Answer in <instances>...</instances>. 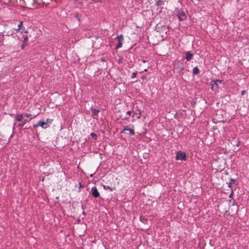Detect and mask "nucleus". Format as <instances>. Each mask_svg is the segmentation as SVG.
Instances as JSON below:
<instances>
[{
	"label": "nucleus",
	"instance_id": "nucleus-2",
	"mask_svg": "<svg viewBox=\"0 0 249 249\" xmlns=\"http://www.w3.org/2000/svg\"><path fill=\"white\" fill-rule=\"evenodd\" d=\"M222 84V81L219 80H215L212 81L210 83L211 89L213 91H217L219 88V84Z\"/></svg>",
	"mask_w": 249,
	"mask_h": 249
},
{
	"label": "nucleus",
	"instance_id": "nucleus-19",
	"mask_svg": "<svg viewBox=\"0 0 249 249\" xmlns=\"http://www.w3.org/2000/svg\"><path fill=\"white\" fill-rule=\"evenodd\" d=\"M246 93V91L243 90L241 91V94L242 95H244Z\"/></svg>",
	"mask_w": 249,
	"mask_h": 249
},
{
	"label": "nucleus",
	"instance_id": "nucleus-8",
	"mask_svg": "<svg viewBox=\"0 0 249 249\" xmlns=\"http://www.w3.org/2000/svg\"><path fill=\"white\" fill-rule=\"evenodd\" d=\"M23 25V22L20 21L18 25V28L17 29H14L17 32L19 31L20 29H22L23 31H24L25 30L24 27L22 28Z\"/></svg>",
	"mask_w": 249,
	"mask_h": 249
},
{
	"label": "nucleus",
	"instance_id": "nucleus-4",
	"mask_svg": "<svg viewBox=\"0 0 249 249\" xmlns=\"http://www.w3.org/2000/svg\"><path fill=\"white\" fill-rule=\"evenodd\" d=\"M91 193L95 197L99 196V193L96 187H93L91 189Z\"/></svg>",
	"mask_w": 249,
	"mask_h": 249
},
{
	"label": "nucleus",
	"instance_id": "nucleus-9",
	"mask_svg": "<svg viewBox=\"0 0 249 249\" xmlns=\"http://www.w3.org/2000/svg\"><path fill=\"white\" fill-rule=\"evenodd\" d=\"M193 55L189 52H187L186 54V59L187 61L191 60L193 58Z\"/></svg>",
	"mask_w": 249,
	"mask_h": 249
},
{
	"label": "nucleus",
	"instance_id": "nucleus-18",
	"mask_svg": "<svg viewBox=\"0 0 249 249\" xmlns=\"http://www.w3.org/2000/svg\"><path fill=\"white\" fill-rule=\"evenodd\" d=\"M122 45H123V43L122 42H119L118 43V46H117V48H121L122 47Z\"/></svg>",
	"mask_w": 249,
	"mask_h": 249
},
{
	"label": "nucleus",
	"instance_id": "nucleus-3",
	"mask_svg": "<svg viewBox=\"0 0 249 249\" xmlns=\"http://www.w3.org/2000/svg\"><path fill=\"white\" fill-rule=\"evenodd\" d=\"M176 159L177 160H185L186 159V154L184 152H182L181 151H178L177 153L176 156Z\"/></svg>",
	"mask_w": 249,
	"mask_h": 249
},
{
	"label": "nucleus",
	"instance_id": "nucleus-1",
	"mask_svg": "<svg viewBox=\"0 0 249 249\" xmlns=\"http://www.w3.org/2000/svg\"><path fill=\"white\" fill-rule=\"evenodd\" d=\"M53 120L47 118L45 120H41L39 121L37 124L34 125V128L41 127L43 129H46L49 126L52 124Z\"/></svg>",
	"mask_w": 249,
	"mask_h": 249
},
{
	"label": "nucleus",
	"instance_id": "nucleus-17",
	"mask_svg": "<svg viewBox=\"0 0 249 249\" xmlns=\"http://www.w3.org/2000/svg\"><path fill=\"white\" fill-rule=\"evenodd\" d=\"M104 188L105 190H107V189H110L111 191L112 190V189L111 188H110V187L109 186H106V185H104Z\"/></svg>",
	"mask_w": 249,
	"mask_h": 249
},
{
	"label": "nucleus",
	"instance_id": "nucleus-21",
	"mask_svg": "<svg viewBox=\"0 0 249 249\" xmlns=\"http://www.w3.org/2000/svg\"><path fill=\"white\" fill-rule=\"evenodd\" d=\"M92 0L95 2H97L100 1L101 0Z\"/></svg>",
	"mask_w": 249,
	"mask_h": 249
},
{
	"label": "nucleus",
	"instance_id": "nucleus-15",
	"mask_svg": "<svg viewBox=\"0 0 249 249\" xmlns=\"http://www.w3.org/2000/svg\"><path fill=\"white\" fill-rule=\"evenodd\" d=\"M22 38L23 39V42L24 43L28 41V36H23Z\"/></svg>",
	"mask_w": 249,
	"mask_h": 249
},
{
	"label": "nucleus",
	"instance_id": "nucleus-24",
	"mask_svg": "<svg viewBox=\"0 0 249 249\" xmlns=\"http://www.w3.org/2000/svg\"><path fill=\"white\" fill-rule=\"evenodd\" d=\"M138 118H140V115H139V116H138Z\"/></svg>",
	"mask_w": 249,
	"mask_h": 249
},
{
	"label": "nucleus",
	"instance_id": "nucleus-6",
	"mask_svg": "<svg viewBox=\"0 0 249 249\" xmlns=\"http://www.w3.org/2000/svg\"><path fill=\"white\" fill-rule=\"evenodd\" d=\"M126 130L129 131V134L131 135H133L135 133L134 130L129 128L128 126L124 127L123 130L122 131V132H124Z\"/></svg>",
	"mask_w": 249,
	"mask_h": 249
},
{
	"label": "nucleus",
	"instance_id": "nucleus-5",
	"mask_svg": "<svg viewBox=\"0 0 249 249\" xmlns=\"http://www.w3.org/2000/svg\"><path fill=\"white\" fill-rule=\"evenodd\" d=\"M178 18L180 20H184L186 18V16L183 12L179 13Z\"/></svg>",
	"mask_w": 249,
	"mask_h": 249
},
{
	"label": "nucleus",
	"instance_id": "nucleus-7",
	"mask_svg": "<svg viewBox=\"0 0 249 249\" xmlns=\"http://www.w3.org/2000/svg\"><path fill=\"white\" fill-rule=\"evenodd\" d=\"M36 0H25V3L27 6H32L33 5Z\"/></svg>",
	"mask_w": 249,
	"mask_h": 249
},
{
	"label": "nucleus",
	"instance_id": "nucleus-14",
	"mask_svg": "<svg viewBox=\"0 0 249 249\" xmlns=\"http://www.w3.org/2000/svg\"><path fill=\"white\" fill-rule=\"evenodd\" d=\"M117 38H118L119 42H122L124 40V37L123 35H121L120 36H117Z\"/></svg>",
	"mask_w": 249,
	"mask_h": 249
},
{
	"label": "nucleus",
	"instance_id": "nucleus-22",
	"mask_svg": "<svg viewBox=\"0 0 249 249\" xmlns=\"http://www.w3.org/2000/svg\"><path fill=\"white\" fill-rule=\"evenodd\" d=\"M131 113V112L130 111H128L127 112V114H128V115H130Z\"/></svg>",
	"mask_w": 249,
	"mask_h": 249
},
{
	"label": "nucleus",
	"instance_id": "nucleus-11",
	"mask_svg": "<svg viewBox=\"0 0 249 249\" xmlns=\"http://www.w3.org/2000/svg\"><path fill=\"white\" fill-rule=\"evenodd\" d=\"M27 120H25L22 123H20L18 124V127L19 129H21L24 124L28 122Z\"/></svg>",
	"mask_w": 249,
	"mask_h": 249
},
{
	"label": "nucleus",
	"instance_id": "nucleus-25",
	"mask_svg": "<svg viewBox=\"0 0 249 249\" xmlns=\"http://www.w3.org/2000/svg\"><path fill=\"white\" fill-rule=\"evenodd\" d=\"M21 47H22V48H24L23 45H22V46H21Z\"/></svg>",
	"mask_w": 249,
	"mask_h": 249
},
{
	"label": "nucleus",
	"instance_id": "nucleus-12",
	"mask_svg": "<svg viewBox=\"0 0 249 249\" xmlns=\"http://www.w3.org/2000/svg\"><path fill=\"white\" fill-rule=\"evenodd\" d=\"M16 120L18 121H21V120L22 119V115L20 114V115H18L17 116H16Z\"/></svg>",
	"mask_w": 249,
	"mask_h": 249
},
{
	"label": "nucleus",
	"instance_id": "nucleus-10",
	"mask_svg": "<svg viewBox=\"0 0 249 249\" xmlns=\"http://www.w3.org/2000/svg\"><path fill=\"white\" fill-rule=\"evenodd\" d=\"M92 116H97L99 112V110L95 108H91Z\"/></svg>",
	"mask_w": 249,
	"mask_h": 249
},
{
	"label": "nucleus",
	"instance_id": "nucleus-20",
	"mask_svg": "<svg viewBox=\"0 0 249 249\" xmlns=\"http://www.w3.org/2000/svg\"><path fill=\"white\" fill-rule=\"evenodd\" d=\"M25 116L27 117V118H28L29 117H30L31 116V115L30 114H28V113H26Z\"/></svg>",
	"mask_w": 249,
	"mask_h": 249
},
{
	"label": "nucleus",
	"instance_id": "nucleus-23",
	"mask_svg": "<svg viewBox=\"0 0 249 249\" xmlns=\"http://www.w3.org/2000/svg\"><path fill=\"white\" fill-rule=\"evenodd\" d=\"M92 136H94L95 135L93 133H91V134Z\"/></svg>",
	"mask_w": 249,
	"mask_h": 249
},
{
	"label": "nucleus",
	"instance_id": "nucleus-13",
	"mask_svg": "<svg viewBox=\"0 0 249 249\" xmlns=\"http://www.w3.org/2000/svg\"><path fill=\"white\" fill-rule=\"evenodd\" d=\"M199 72V69L197 68V67H195L193 69V73L194 74H197Z\"/></svg>",
	"mask_w": 249,
	"mask_h": 249
},
{
	"label": "nucleus",
	"instance_id": "nucleus-16",
	"mask_svg": "<svg viewBox=\"0 0 249 249\" xmlns=\"http://www.w3.org/2000/svg\"><path fill=\"white\" fill-rule=\"evenodd\" d=\"M136 75H137V72H133L131 74V77L132 78H134L135 77H136Z\"/></svg>",
	"mask_w": 249,
	"mask_h": 249
}]
</instances>
